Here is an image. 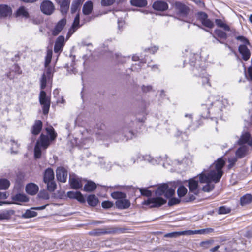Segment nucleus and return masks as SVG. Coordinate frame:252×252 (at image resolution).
I'll list each match as a JSON object with an SVG mask.
<instances>
[{
	"instance_id": "obj_1",
	"label": "nucleus",
	"mask_w": 252,
	"mask_h": 252,
	"mask_svg": "<svg viewBox=\"0 0 252 252\" xmlns=\"http://www.w3.org/2000/svg\"><path fill=\"white\" fill-rule=\"evenodd\" d=\"M156 197L148 198L142 204L149 206L150 208H159L167 202L175 194V189L169 188L166 183L159 185L155 191Z\"/></svg>"
},
{
	"instance_id": "obj_2",
	"label": "nucleus",
	"mask_w": 252,
	"mask_h": 252,
	"mask_svg": "<svg viewBox=\"0 0 252 252\" xmlns=\"http://www.w3.org/2000/svg\"><path fill=\"white\" fill-rule=\"evenodd\" d=\"M39 101L40 104L43 106V114L47 115L49 113L51 101L50 98L47 96V94L45 91L41 90L39 96Z\"/></svg>"
},
{
	"instance_id": "obj_3",
	"label": "nucleus",
	"mask_w": 252,
	"mask_h": 252,
	"mask_svg": "<svg viewBox=\"0 0 252 252\" xmlns=\"http://www.w3.org/2000/svg\"><path fill=\"white\" fill-rule=\"evenodd\" d=\"M152 7L155 11L159 12H164L169 9V4L163 0L155 1L153 3Z\"/></svg>"
},
{
	"instance_id": "obj_4",
	"label": "nucleus",
	"mask_w": 252,
	"mask_h": 252,
	"mask_svg": "<svg viewBox=\"0 0 252 252\" xmlns=\"http://www.w3.org/2000/svg\"><path fill=\"white\" fill-rule=\"evenodd\" d=\"M40 9L44 14L50 15L54 11L55 8L52 1L49 0H45L41 3Z\"/></svg>"
},
{
	"instance_id": "obj_5",
	"label": "nucleus",
	"mask_w": 252,
	"mask_h": 252,
	"mask_svg": "<svg viewBox=\"0 0 252 252\" xmlns=\"http://www.w3.org/2000/svg\"><path fill=\"white\" fill-rule=\"evenodd\" d=\"M173 7L177 14L183 15H188L191 10L189 6L181 1H175L173 4Z\"/></svg>"
},
{
	"instance_id": "obj_6",
	"label": "nucleus",
	"mask_w": 252,
	"mask_h": 252,
	"mask_svg": "<svg viewBox=\"0 0 252 252\" xmlns=\"http://www.w3.org/2000/svg\"><path fill=\"white\" fill-rule=\"evenodd\" d=\"M67 23L65 18L59 20L55 25L54 28L51 30L52 34L54 36H57L63 29Z\"/></svg>"
},
{
	"instance_id": "obj_7",
	"label": "nucleus",
	"mask_w": 252,
	"mask_h": 252,
	"mask_svg": "<svg viewBox=\"0 0 252 252\" xmlns=\"http://www.w3.org/2000/svg\"><path fill=\"white\" fill-rule=\"evenodd\" d=\"M67 170L63 167H58L56 170V176L57 180L62 183H65L67 181Z\"/></svg>"
},
{
	"instance_id": "obj_8",
	"label": "nucleus",
	"mask_w": 252,
	"mask_h": 252,
	"mask_svg": "<svg viewBox=\"0 0 252 252\" xmlns=\"http://www.w3.org/2000/svg\"><path fill=\"white\" fill-rule=\"evenodd\" d=\"M69 183L70 188L75 190L82 188L83 186L81 179L79 178L75 174H73L72 176L70 175Z\"/></svg>"
},
{
	"instance_id": "obj_9",
	"label": "nucleus",
	"mask_w": 252,
	"mask_h": 252,
	"mask_svg": "<svg viewBox=\"0 0 252 252\" xmlns=\"http://www.w3.org/2000/svg\"><path fill=\"white\" fill-rule=\"evenodd\" d=\"M52 142L47 135L41 133L37 140L35 145L42 148L43 149H46Z\"/></svg>"
},
{
	"instance_id": "obj_10",
	"label": "nucleus",
	"mask_w": 252,
	"mask_h": 252,
	"mask_svg": "<svg viewBox=\"0 0 252 252\" xmlns=\"http://www.w3.org/2000/svg\"><path fill=\"white\" fill-rule=\"evenodd\" d=\"M83 23L80 24V17H75L73 22L69 29L68 32L66 35V40L68 39L82 25Z\"/></svg>"
},
{
	"instance_id": "obj_11",
	"label": "nucleus",
	"mask_w": 252,
	"mask_h": 252,
	"mask_svg": "<svg viewBox=\"0 0 252 252\" xmlns=\"http://www.w3.org/2000/svg\"><path fill=\"white\" fill-rule=\"evenodd\" d=\"M186 182L188 183L187 186L189 191L193 193L196 195H198L199 193V190L198 189L199 187L198 181L196 180L195 178H192L186 181Z\"/></svg>"
},
{
	"instance_id": "obj_12",
	"label": "nucleus",
	"mask_w": 252,
	"mask_h": 252,
	"mask_svg": "<svg viewBox=\"0 0 252 252\" xmlns=\"http://www.w3.org/2000/svg\"><path fill=\"white\" fill-rule=\"evenodd\" d=\"M48 204H46L39 207H32L31 208V209H28L26 211L25 213L22 215V217L23 218H30L32 217H34L37 216V213L35 211H32V209L35 210H42L46 207Z\"/></svg>"
},
{
	"instance_id": "obj_13",
	"label": "nucleus",
	"mask_w": 252,
	"mask_h": 252,
	"mask_svg": "<svg viewBox=\"0 0 252 252\" xmlns=\"http://www.w3.org/2000/svg\"><path fill=\"white\" fill-rule=\"evenodd\" d=\"M82 3V0H73L70 8V12L72 15L76 14L75 16H80L79 13Z\"/></svg>"
},
{
	"instance_id": "obj_14",
	"label": "nucleus",
	"mask_w": 252,
	"mask_h": 252,
	"mask_svg": "<svg viewBox=\"0 0 252 252\" xmlns=\"http://www.w3.org/2000/svg\"><path fill=\"white\" fill-rule=\"evenodd\" d=\"M67 196L70 199H75L81 203H84L86 202L83 195L80 191H70L67 192Z\"/></svg>"
},
{
	"instance_id": "obj_15",
	"label": "nucleus",
	"mask_w": 252,
	"mask_h": 252,
	"mask_svg": "<svg viewBox=\"0 0 252 252\" xmlns=\"http://www.w3.org/2000/svg\"><path fill=\"white\" fill-rule=\"evenodd\" d=\"M65 39L63 35L59 36L56 40L54 51L55 53H58L63 50V48L64 45Z\"/></svg>"
},
{
	"instance_id": "obj_16",
	"label": "nucleus",
	"mask_w": 252,
	"mask_h": 252,
	"mask_svg": "<svg viewBox=\"0 0 252 252\" xmlns=\"http://www.w3.org/2000/svg\"><path fill=\"white\" fill-rule=\"evenodd\" d=\"M213 36L221 44L224 43V42L220 40H225L227 38L226 33L220 29H216Z\"/></svg>"
},
{
	"instance_id": "obj_17",
	"label": "nucleus",
	"mask_w": 252,
	"mask_h": 252,
	"mask_svg": "<svg viewBox=\"0 0 252 252\" xmlns=\"http://www.w3.org/2000/svg\"><path fill=\"white\" fill-rule=\"evenodd\" d=\"M211 183L212 182L217 183L220 181L223 173L216 170H211L209 172Z\"/></svg>"
},
{
	"instance_id": "obj_18",
	"label": "nucleus",
	"mask_w": 252,
	"mask_h": 252,
	"mask_svg": "<svg viewBox=\"0 0 252 252\" xmlns=\"http://www.w3.org/2000/svg\"><path fill=\"white\" fill-rule=\"evenodd\" d=\"M26 192L29 195H34L39 190L38 186L35 183H30L27 184L25 187Z\"/></svg>"
},
{
	"instance_id": "obj_19",
	"label": "nucleus",
	"mask_w": 252,
	"mask_h": 252,
	"mask_svg": "<svg viewBox=\"0 0 252 252\" xmlns=\"http://www.w3.org/2000/svg\"><path fill=\"white\" fill-rule=\"evenodd\" d=\"M239 145H242L244 144H247L248 145L252 146V137H251V134L248 132H246L242 134L241 138L238 141Z\"/></svg>"
},
{
	"instance_id": "obj_20",
	"label": "nucleus",
	"mask_w": 252,
	"mask_h": 252,
	"mask_svg": "<svg viewBox=\"0 0 252 252\" xmlns=\"http://www.w3.org/2000/svg\"><path fill=\"white\" fill-rule=\"evenodd\" d=\"M238 51L244 61H248L250 59L251 52L246 45H240L238 47Z\"/></svg>"
},
{
	"instance_id": "obj_21",
	"label": "nucleus",
	"mask_w": 252,
	"mask_h": 252,
	"mask_svg": "<svg viewBox=\"0 0 252 252\" xmlns=\"http://www.w3.org/2000/svg\"><path fill=\"white\" fill-rule=\"evenodd\" d=\"M130 202L126 198L119 199L115 202L116 207L120 210L126 209L130 206Z\"/></svg>"
},
{
	"instance_id": "obj_22",
	"label": "nucleus",
	"mask_w": 252,
	"mask_h": 252,
	"mask_svg": "<svg viewBox=\"0 0 252 252\" xmlns=\"http://www.w3.org/2000/svg\"><path fill=\"white\" fill-rule=\"evenodd\" d=\"M60 6V11L62 15L67 14L70 5V1L69 0H63L58 2Z\"/></svg>"
},
{
	"instance_id": "obj_23",
	"label": "nucleus",
	"mask_w": 252,
	"mask_h": 252,
	"mask_svg": "<svg viewBox=\"0 0 252 252\" xmlns=\"http://www.w3.org/2000/svg\"><path fill=\"white\" fill-rule=\"evenodd\" d=\"M43 123L41 120H35L31 129V132L34 135H38L42 130Z\"/></svg>"
},
{
	"instance_id": "obj_24",
	"label": "nucleus",
	"mask_w": 252,
	"mask_h": 252,
	"mask_svg": "<svg viewBox=\"0 0 252 252\" xmlns=\"http://www.w3.org/2000/svg\"><path fill=\"white\" fill-rule=\"evenodd\" d=\"M12 200L14 201L15 204H20L18 202H27L29 200V197L24 193H17L12 196Z\"/></svg>"
},
{
	"instance_id": "obj_25",
	"label": "nucleus",
	"mask_w": 252,
	"mask_h": 252,
	"mask_svg": "<svg viewBox=\"0 0 252 252\" xmlns=\"http://www.w3.org/2000/svg\"><path fill=\"white\" fill-rule=\"evenodd\" d=\"M54 179L55 174L53 169L51 168L46 169L44 172L43 182L44 183H47L54 180Z\"/></svg>"
},
{
	"instance_id": "obj_26",
	"label": "nucleus",
	"mask_w": 252,
	"mask_h": 252,
	"mask_svg": "<svg viewBox=\"0 0 252 252\" xmlns=\"http://www.w3.org/2000/svg\"><path fill=\"white\" fill-rule=\"evenodd\" d=\"M11 8L6 4H0V16H11Z\"/></svg>"
},
{
	"instance_id": "obj_27",
	"label": "nucleus",
	"mask_w": 252,
	"mask_h": 252,
	"mask_svg": "<svg viewBox=\"0 0 252 252\" xmlns=\"http://www.w3.org/2000/svg\"><path fill=\"white\" fill-rule=\"evenodd\" d=\"M45 130L49 137L50 141H54L56 140L57 137V133L56 132L55 129L52 126H50L45 128Z\"/></svg>"
},
{
	"instance_id": "obj_28",
	"label": "nucleus",
	"mask_w": 252,
	"mask_h": 252,
	"mask_svg": "<svg viewBox=\"0 0 252 252\" xmlns=\"http://www.w3.org/2000/svg\"><path fill=\"white\" fill-rule=\"evenodd\" d=\"M225 164V162L222 158H218L214 163L215 170L223 173L222 168Z\"/></svg>"
},
{
	"instance_id": "obj_29",
	"label": "nucleus",
	"mask_w": 252,
	"mask_h": 252,
	"mask_svg": "<svg viewBox=\"0 0 252 252\" xmlns=\"http://www.w3.org/2000/svg\"><path fill=\"white\" fill-rule=\"evenodd\" d=\"M93 2L91 1H87L83 6V13L85 15L90 14L93 10Z\"/></svg>"
},
{
	"instance_id": "obj_30",
	"label": "nucleus",
	"mask_w": 252,
	"mask_h": 252,
	"mask_svg": "<svg viewBox=\"0 0 252 252\" xmlns=\"http://www.w3.org/2000/svg\"><path fill=\"white\" fill-rule=\"evenodd\" d=\"M87 201L90 206L95 207L99 203V199L95 195L91 194L88 196Z\"/></svg>"
},
{
	"instance_id": "obj_31",
	"label": "nucleus",
	"mask_w": 252,
	"mask_h": 252,
	"mask_svg": "<svg viewBox=\"0 0 252 252\" xmlns=\"http://www.w3.org/2000/svg\"><path fill=\"white\" fill-rule=\"evenodd\" d=\"M14 211L13 210H4L0 213V220H8L11 216L13 215Z\"/></svg>"
},
{
	"instance_id": "obj_32",
	"label": "nucleus",
	"mask_w": 252,
	"mask_h": 252,
	"mask_svg": "<svg viewBox=\"0 0 252 252\" xmlns=\"http://www.w3.org/2000/svg\"><path fill=\"white\" fill-rule=\"evenodd\" d=\"M96 189V184L92 181H88L84 187V190L86 192L94 191Z\"/></svg>"
},
{
	"instance_id": "obj_33",
	"label": "nucleus",
	"mask_w": 252,
	"mask_h": 252,
	"mask_svg": "<svg viewBox=\"0 0 252 252\" xmlns=\"http://www.w3.org/2000/svg\"><path fill=\"white\" fill-rule=\"evenodd\" d=\"M208 17H199L203 25L209 28H212L214 26V24L213 22L209 19Z\"/></svg>"
},
{
	"instance_id": "obj_34",
	"label": "nucleus",
	"mask_w": 252,
	"mask_h": 252,
	"mask_svg": "<svg viewBox=\"0 0 252 252\" xmlns=\"http://www.w3.org/2000/svg\"><path fill=\"white\" fill-rule=\"evenodd\" d=\"M240 204L243 206L250 204L252 202V195L250 194H247L240 198Z\"/></svg>"
},
{
	"instance_id": "obj_35",
	"label": "nucleus",
	"mask_w": 252,
	"mask_h": 252,
	"mask_svg": "<svg viewBox=\"0 0 252 252\" xmlns=\"http://www.w3.org/2000/svg\"><path fill=\"white\" fill-rule=\"evenodd\" d=\"M130 2L132 6L138 7H143L147 5L146 0H130Z\"/></svg>"
},
{
	"instance_id": "obj_36",
	"label": "nucleus",
	"mask_w": 252,
	"mask_h": 252,
	"mask_svg": "<svg viewBox=\"0 0 252 252\" xmlns=\"http://www.w3.org/2000/svg\"><path fill=\"white\" fill-rule=\"evenodd\" d=\"M104 229V234H116L121 231V229L115 227L114 226H108L105 228H103Z\"/></svg>"
},
{
	"instance_id": "obj_37",
	"label": "nucleus",
	"mask_w": 252,
	"mask_h": 252,
	"mask_svg": "<svg viewBox=\"0 0 252 252\" xmlns=\"http://www.w3.org/2000/svg\"><path fill=\"white\" fill-rule=\"evenodd\" d=\"M199 177V182L201 183H211L209 173H205L202 172L198 175Z\"/></svg>"
},
{
	"instance_id": "obj_38",
	"label": "nucleus",
	"mask_w": 252,
	"mask_h": 252,
	"mask_svg": "<svg viewBox=\"0 0 252 252\" xmlns=\"http://www.w3.org/2000/svg\"><path fill=\"white\" fill-rule=\"evenodd\" d=\"M111 197L117 200L126 198V193L121 191H114L111 194Z\"/></svg>"
},
{
	"instance_id": "obj_39",
	"label": "nucleus",
	"mask_w": 252,
	"mask_h": 252,
	"mask_svg": "<svg viewBox=\"0 0 252 252\" xmlns=\"http://www.w3.org/2000/svg\"><path fill=\"white\" fill-rule=\"evenodd\" d=\"M215 22L217 26L222 28L225 31H230V28L221 19H216Z\"/></svg>"
},
{
	"instance_id": "obj_40",
	"label": "nucleus",
	"mask_w": 252,
	"mask_h": 252,
	"mask_svg": "<svg viewBox=\"0 0 252 252\" xmlns=\"http://www.w3.org/2000/svg\"><path fill=\"white\" fill-rule=\"evenodd\" d=\"M10 185V181L5 178L0 179V190H6Z\"/></svg>"
},
{
	"instance_id": "obj_41",
	"label": "nucleus",
	"mask_w": 252,
	"mask_h": 252,
	"mask_svg": "<svg viewBox=\"0 0 252 252\" xmlns=\"http://www.w3.org/2000/svg\"><path fill=\"white\" fill-rule=\"evenodd\" d=\"M187 235L186 230L183 231H176L168 233L165 234L164 237L166 238H176L181 235Z\"/></svg>"
},
{
	"instance_id": "obj_42",
	"label": "nucleus",
	"mask_w": 252,
	"mask_h": 252,
	"mask_svg": "<svg viewBox=\"0 0 252 252\" xmlns=\"http://www.w3.org/2000/svg\"><path fill=\"white\" fill-rule=\"evenodd\" d=\"M247 148L242 146L239 147L236 151V156L238 158H241L245 157L247 152Z\"/></svg>"
},
{
	"instance_id": "obj_43",
	"label": "nucleus",
	"mask_w": 252,
	"mask_h": 252,
	"mask_svg": "<svg viewBox=\"0 0 252 252\" xmlns=\"http://www.w3.org/2000/svg\"><path fill=\"white\" fill-rule=\"evenodd\" d=\"M45 183L46 184L47 189L49 192L54 191L57 188V184L54 180Z\"/></svg>"
},
{
	"instance_id": "obj_44",
	"label": "nucleus",
	"mask_w": 252,
	"mask_h": 252,
	"mask_svg": "<svg viewBox=\"0 0 252 252\" xmlns=\"http://www.w3.org/2000/svg\"><path fill=\"white\" fill-rule=\"evenodd\" d=\"M89 234L94 236H100L104 234V229L103 228H97L89 232Z\"/></svg>"
},
{
	"instance_id": "obj_45",
	"label": "nucleus",
	"mask_w": 252,
	"mask_h": 252,
	"mask_svg": "<svg viewBox=\"0 0 252 252\" xmlns=\"http://www.w3.org/2000/svg\"><path fill=\"white\" fill-rule=\"evenodd\" d=\"M178 196L181 198L184 197L187 193V188L183 185H181L179 187L177 191Z\"/></svg>"
},
{
	"instance_id": "obj_46",
	"label": "nucleus",
	"mask_w": 252,
	"mask_h": 252,
	"mask_svg": "<svg viewBox=\"0 0 252 252\" xmlns=\"http://www.w3.org/2000/svg\"><path fill=\"white\" fill-rule=\"evenodd\" d=\"M37 197L39 199L48 200L50 198V195L45 190H40L37 195Z\"/></svg>"
},
{
	"instance_id": "obj_47",
	"label": "nucleus",
	"mask_w": 252,
	"mask_h": 252,
	"mask_svg": "<svg viewBox=\"0 0 252 252\" xmlns=\"http://www.w3.org/2000/svg\"><path fill=\"white\" fill-rule=\"evenodd\" d=\"M15 16H29V13L24 6H21L17 10Z\"/></svg>"
},
{
	"instance_id": "obj_48",
	"label": "nucleus",
	"mask_w": 252,
	"mask_h": 252,
	"mask_svg": "<svg viewBox=\"0 0 252 252\" xmlns=\"http://www.w3.org/2000/svg\"><path fill=\"white\" fill-rule=\"evenodd\" d=\"M231 209L225 206H222L218 208V213L219 214H226L229 213L231 212Z\"/></svg>"
},
{
	"instance_id": "obj_49",
	"label": "nucleus",
	"mask_w": 252,
	"mask_h": 252,
	"mask_svg": "<svg viewBox=\"0 0 252 252\" xmlns=\"http://www.w3.org/2000/svg\"><path fill=\"white\" fill-rule=\"evenodd\" d=\"M42 148L40 147L37 145H35L34 149V156L36 159H39L40 158L41 156V149Z\"/></svg>"
},
{
	"instance_id": "obj_50",
	"label": "nucleus",
	"mask_w": 252,
	"mask_h": 252,
	"mask_svg": "<svg viewBox=\"0 0 252 252\" xmlns=\"http://www.w3.org/2000/svg\"><path fill=\"white\" fill-rule=\"evenodd\" d=\"M187 235H194L196 234H204L206 232L204 229L196 230H186Z\"/></svg>"
},
{
	"instance_id": "obj_51",
	"label": "nucleus",
	"mask_w": 252,
	"mask_h": 252,
	"mask_svg": "<svg viewBox=\"0 0 252 252\" xmlns=\"http://www.w3.org/2000/svg\"><path fill=\"white\" fill-rule=\"evenodd\" d=\"M52 56V51H48L47 55L46 56V57H45V63H44V66L45 67H47L49 65V64L51 62Z\"/></svg>"
},
{
	"instance_id": "obj_52",
	"label": "nucleus",
	"mask_w": 252,
	"mask_h": 252,
	"mask_svg": "<svg viewBox=\"0 0 252 252\" xmlns=\"http://www.w3.org/2000/svg\"><path fill=\"white\" fill-rule=\"evenodd\" d=\"M215 186L211 183H207L206 185L204 186L202 189V191L204 192H209L211 191L214 188Z\"/></svg>"
},
{
	"instance_id": "obj_53",
	"label": "nucleus",
	"mask_w": 252,
	"mask_h": 252,
	"mask_svg": "<svg viewBox=\"0 0 252 252\" xmlns=\"http://www.w3.org/2000/svg\"><path fill=\"white\" fill-rule=\"evenodd\" d=\"M181 202L180 199L176 197H170L169 198L168 205L169 206H172L176 204H178Z\"/></svg>"
},
{
	"instance_id": "obj_54",
	"label": "nucleus",
	"mask_w": 252,
	"mask_h": 252,
	"mask_svg": "<svg viewBox=\"0 0 252 252\" xmlns=\"http://www.w3.org/2000/svg\"><path fill=\"white\" fill-rule=\"evenodd\" d=\"M139 191L141 193V194L143 196H147V197H151L152 196V193L151 190L147 189L146 188H140Z\"/></svg>"
},
{
	"instance_id": "obj_55",
	"label": "nucleus",
	"mask_w": 252,
	"mask_h": 252,
	"mask_svg": "<svg viewBox=\"0 0 252 252\" xmlns=\"http://www.w3.org/2000/svg\"><path fill=\"white\" fill-rule=\"evenodd\" d=\"M113 205L114 204L112 201L108 200L103 201L101 203L102 208L106 209H110L113 207Z\"/></svg>"
},
{
	"instance_id": "obj_56",
	"label": "nucleus",
	"mask_w": 252,
	"mask_h": 252,
	"mask_svg": "<svg viewBox=\"0 0 252 252\" xmlns=\"http://www.w3.org/2000/svg\"><path fill=\"white\" fill-rule=\"evenodd\" d=\"M213 240H207L206 241H202L200 243V246L205 248H208L213 243Z\"/></svg>"
},
{
	"instance_id": "obj_57",
	"label": "nucleus",
	"mask_w": 252,
	"mask_h": 252,
	"mask_svg": "<svg viewBox=\"0 0 252 252\" xmlns=\"http://www.w3.org/2000/svg\"><path fill=\"white\" fill-rule=\"evenodd\" d=\"M46 76L47 77V78L48 79L52 78V77L53 76V73H54L53 70L54 69L51 66H49V65L47 67H46Z\"/></svg>"
},
{
	"instance_id": "obj_58",
	"label": "nucleus",
	"mask_w": 252,
	"mask_h": 252,
	"mask_svg": "<svg viewBox=\"0 0 252 252\" xmlns=\"http://www.w3.org/2000/svg\"><path fill=\"white\" fill-rule=\"evenodd\" d=\"M201 110H205V112L201 114V116L204 118H208L209 117L210 114V111L209 110V109L206 108L205 105H202Z\"/></svg>"
},
{
	"instance_id": "obj_59",
	"label": "nucleus",
	"mask_w": 252,
	"mask_h": 252,
	"mask_svg": "<svg viewBox=\"0 0 252 252\" xmlns=\"http://www.w3.org/2000/svg\"><path fill=\"white\" fill-rule=\"evenodd\" d=\"M236 39L237 40H239V41H240L241 42H242L243 43H244V45H250V43L249 41V40L245 36H242V35H240V36H238L236 37Z\"/></svg>"
},
{
	"instance_id": "obj_60",
	"label": "nucleus",
	"mask_w": 252,
	"mask_h": 252,
	"mask_svg": "<svg viewBox=\"0 0 252 252\" xmlns=\"http://www.w3.org/2000/svg\"><path fill=\"white\" fill-rule=\"evenodd\" d=\"M116 0H101V4L103 6H110L113 4Z\"/></svg>"
},
{
	"instance_id": "obj_61",
	"label": "nucleus",
	"mask_w": 252,
	"mask_h": 252,
	"mask_svg": "<svg viewBox=\"0 0 252 252\" xmlns=\"http://www.w3.org/2000/svg\"><path fill=\"white\" fill-rule=\"evenodd\" d=\"M237 161L236 158H233L228 159L229 164L228 165V169H230L235 165L236 162Z\"/></svg>"
},
{
	"instance_id": "obj_62",
	"label": "nucleus",
	"mask_w": 252,
	"mask_h": 252,
	"mask_svg": "<svg viewBox=\"0 0 252 252\" xmlns=\"http://www.w3.org/2000/svg\"><path fill=\"white\" fill-rule=\"evenodd\" d=\"M196 197L194 195L189 193L188 196L184 198L183 201L185 202H189L194 201Z\"/></svg>"
},
{
	"instance_id": "obj_63",
	"label": "nucleus",
	"mask_w": 252,
	"mask_h": 252,
	"mask_svg": "<svg viewBox=\"0 0 252 252\" xmlns=\"http://www.w3.org/2000/svg\"><path fill=\"white\" fill-rule=\"evenodd\" d=\"M33 18L32 20L33 23L35 24H39L43 22V17H32Z\"/></svg>"
},
{
	"instance_id": "obj_64",
	"label": "nucleus",
	"mask_w": 252,
	"mask_h": 252,
	"mask_svg": "<svg viewBox=\"0 0 252 252\" xmlns=\"http://www.w3.org/2000/svg\"><path fill=\"white\" fill-rule=\"evenodd\" d=\"M158 47L157 46H154L153 47H151V48H146L145 49V51H149L150 53L152 54H154L158 50Z\"/></svg>"
}]
</instances>
